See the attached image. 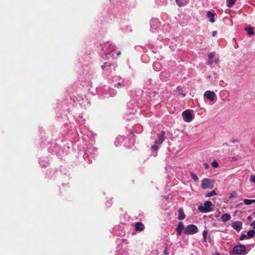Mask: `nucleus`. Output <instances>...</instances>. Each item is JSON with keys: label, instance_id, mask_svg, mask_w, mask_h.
I'll list each match as a JSON object with an SVG mask.
<instances>
[{"label": "nucleus", "instance_id": "39448f33", "mask_svg": "<svg viewBox=\"0 0 255 255\" xmlns=\"http://www.w3.org/2000/svg\"><path fill=\"white\" fill-rule=\"evenodd\" d=\"M214 187V181L210 179L204 178L201 181V187L203 189H212Z\"/></svg>", "mask_w": 255, "mask_h": 255}, {"label": "nucleus", "instance_id": "ddd939ff", "mask_svg": "<svg viewBox=\"0 0 255 255\" xmlns=\"http://www.w3.org/2000/svg\"><path fill=\"white\" fill-rule=\"evenodd\" d=\"M125 138L122 136H119L116 138L115 144L116 146L121 145V143L124 140Z\"/></svg>", "mask_w": 255, "mask_h": 255}, {"label": "nucleus", "instance_id": "f257e3e1", "mask_svg": "<svg viewBox=\"0 0 255 255\" xmlns=\"http://www.w3.org/2000/svg\"><path fill=\"white\" fill-rule=\"evenodd\" d=\"M246 251V247L245 245H238L233 248L232 255H245Z\"/></svg>", "mask_w": 255, "mask_h": 255}, {"label": "nucleus", "instance_id": "58836bf2", "mask_svg": "<svg viewBox=\"0 0 255 255\" xmlns=\"http://www.w3.org/2000/svg\"><path fill=\"white\" fill-rule=\"evenodd\" d=\"M214 255H220L219 253H216Z\"/></svg>", "mask_w": 255, "mask_h": 255}, {"label": "nucleus", "instance_id": "0eeeda50", "mask_svg": "<svg viewBox=\"0 0 255 255\" xmlns=\"http://www.w3.org/2000/svg\"><path fill=\"white\" fill-rule=\"evenodd\" d=\"M204 97L210 101H214L216 97V94L214 92L207 91L204 93Z\"/></svg>", "mask_w": 255, "mask_h": 255}, {"label": "nucleus", "instance_id": "ea45409f", "mask_svg": "<svg viewBox=\"0 0 255 255\" xmlns=\"http://www.w3.org/2000/svg\"><path fill=\"white\" fill-rule=\"evenodd\" d=\"M248 219H251V217H250V216H249V217H248Z\"/></svg>", "mask_w": 255, "mask_h": 255}, {"label": "nucleus", "instance_id": "7ed1b4c3", "mask_svg": "<svg viewBox=\"0 0 255 255\" xmlns=\"http://www.w3.org/2000/svg\"><path fill=\"white\" fill-rule=\"evenodd\" d=\"M212 206V202L207 201L204 203L203 206H199L198 209L201 213H208L211 211Z\"/></svg>", "mask_w": 255, "mask_h": 255}, {"label": "nucleus", "instance_id": "5701e85b", "mask_svg": "<svg viewBox=\"0 0 255 255\" xmlns=\"http://www.w3.org/2000/svg\"><path fill=\"white\" fill-rule=\"evenodd\" d=\"M237 195V192L236 191H233L232 192H231L229 194V198L232 199L235 197H236Z\"/></svg>", "mask_w": 255, "mask_h": 255}, {"label": "nucleus", "instance_id": "a878e982", "mask_svg": "<svg viewBox=\"0 0 255 255\" xmlns=\"http://www.w3.org/2000/svg\"><path fill=\"white\" fill-rule=\"evenodd\" d=\"M177 89L178 93L179 95H182L183 97H185V96H186L185 94L183 93L182 90L180 87H178Z\"/></svg>", "mask_w": 255, "mask_h": 255}, {"label": "nucleus", "instance_id": "393cba45", "mask_svg": "<svg viewBox=\"0 0 255 255\" xmlns=\"http://www.w3.org/2000/svg\"><path fill=\"white\" fill-rule=\"evenodd\" d=\"M246 30L248 32V33L250 35H254L255 33L254 32V30H253V28L252 27H249V28H247L246 29Z\"/></svg>", "mask_w": 255, "mask_h": 255}, {"label": "nucleus", "instance_id": "f8f14e48", "mask_svg": "<svg viewBox=\"0 0 255 255\" xmlns=\"http://www.w3.org/2000/svg\"><path fill=\"white\" fill-rule=\"evenodd\" d=\"M135 227L136 231L141 232L143 230L144 226L141 222H137L135 224Z\"/></svg>", "mask_w": 255, "mask_h": 255}, {"label": "nucleus", "instance_id": "2f4dec72", "mask_svg": "<svg viewBox=\"0 0 255 255\" xmlns=\"http://www.w3.org/2000/svg\"><path fill=\"white\" fill-rule=\"evenodd\" d=\"M245 238H247L248 239V236H247V235H245V234H244V235H242L241 236L240 238V239L241 240H244Z\"/></svg>", "mask_w": 255, "mask_h": 255}, {"label": "nucleus", "instance_id": "a211bd4d", "mask_svg": "<svg viewBox=\"0 0 255 255\" xmlns=\"http://www.w3.org/2000/svg\"><path fill=\"white\" fill-rule=\"evenodd\" d=\"M244 203L246 205H249L253 203L255 204V199H244L243 200Z\"/></svg>", "mask_w": 255, "mask_h": 255}, {"label": "nucleus", "instance_id": "2eb2a0df", "mask_svg": "<svg viewBox=\"0 0 255 255\" xmlns=\"http://www.w3.org/2000/svg\"><path fill=\"white\" fill-rule=\"evenodd\" d=\"M221 219L223 222H226L230 220L231 215L228 213L224 214L222 216Z\"/></svg>", "mask_w": 255, "mask_h": 255}, {"label": "nucleus", "instance_id": "4be33fe9", "mask_svg": "<svg viewBox=\"0 0 255 255\" xmlns=\"http://www.w3.org/2000/svg\"><path fill=\"white\" fill-rule=\"evenodd\" d=\"M115 46L113 45H110V50H106L105 52L106 54H110L112 50H115Z\"/></svg>", "mask_w": 255, "mask_h": 255}, {"label": "nucleus", "instance_id": "1a4fd4ad", "mask_svg": "<svg viewBox=\"0 0 255 255\" xmlns=\"http://www.w3.org/2000/svg\"><path fill=\"white\" fill-rule=\"evenodd\" d=\"M184 229H185L183 222H180L176 228L177 235L178 236H180L182 233L183 232Z\"/></svg>", "mask_w": 255, "mask_h": 255}, {"label": "nucleus", "instance_id": "473e14b6", "mask_svg": "<svg viewBox=\"0 0 255 255\" xmlns=\"http://www.w3.org/2000/svg\"><path fill=\"white\" fill-rule=\"evenodd\" d=\"M204 166L205 168H206V169H208L209 168V165L207 163H205L204 164Z\"/></svg>", "mask_w": 255, "mask_h": 255}, {"label": "nucleus", "instance_id": "423d86ee", "mask_svg": "<svg viewBox=\"0 0 255 255\" xmlns=\"http://www.w3.org/2000/svg\"><path fill=\"white\" fill-rule=\"evenodd\" d=\"M183 120L187 123L191 122L194 119V115L190 110H186L182 113Z\"/></svg>", "mask_w": 255, "mask_h": 255}, {"label": "nucleus", "instance_id": "412c9836", "mask_svg": "<svg viewBox=\"0 0 255 255\" xmlns=\"http://www.w3.org/2000/svg\"><path fill=\"white\" fill-rule=\"evenodd\" d=\"M237 0H227V5L229 7L232 6L236 2Z\"/></svg>", "mask_w": 255, "mask_h": 255}, {"label": "nucleus", "instance_id": "b1692460", "mask_svg": "<svg viewBox=\"0 0 255 255\" xmlns=\"http://www.w3.org/2000/svg\"><path fill=\"white\" fill-rule=\"evenodd\" d=\"M217 194L215 192V191L213 190L211 192H209L208 193H207L206 194V197H212L213 196H214V195H216Z\"/></svg>", "mask_w": 255, "mask_h": 255}, {"label": "nucleus", "instance_id": "7c9ffc66", "mask_svg": "<svg viewBox=\"0 0 255 255\" xmlns=\"http://www.w3.org/2000/svg\"><path fill=\"white\" fill-rule=\"evenodd\" d=\"M250 180L251 182L255 183V176L254 175H251L250 178Z\"/></svg>", "mask_w": 255, "mask_h": 255}, {"label": "nucleus", "instance_id": "c85d7f7f", "mask_svg": "<svg viewBox=\"0 0 255 255\" xmlns=\"http://www.w3.org/2000/svg\"><path fill=\"white\" fill-rule=\"evenodd\" d=\"M212 166L214 168H217L219 166V164L216 160H214L212 162Z\"/></svg>", "mask_w": 255, "mask_h": 255}, {"label": "nucleus", "instance_id": "6e6552de", "mask_svg": "<svg viewBox=\"0 0 255 255\" xmlns=\"http://www.w3.org/2000/svg\"><path fill=\"white\" fill-rule=\"evenodd\" d=\"M242 222L240 221H235L232 224V228L237 232H239L242 229Z\"/></svg>", "mask_w": 255, "mask_h": 255}, {"label": "nucleus", "instance_id": "f03ea898", "mask_svg": "<svg viewBox=\"0 0 255 255\" xmlns=\"http://www.w3.org/2000/svg\"><path fill=\"white\" fill-rule=\"evenodd\" d=\"M165 133L162 131L160 135L158 136V139L155 140L154 144L152 146L151 149L152 151H156L161 144L164 140Z\"/></svg>", "mask_w": 255, "mask_h": 255}, {"label": "nucleus", "instance_id": "6ab92c4d", "mask_svg": "<svg viewBox=\"0 0 255 255\" xmlns=\"http://www.w3.org/2000/svg\"><path fill=\"white\" fill-rule=\"evenodd\" d=\"M111 65L109 63L106 62L102 66V68L103 69V70L105 71V72H106L107 71H108L109 70H110V69H111Z\"/></svg>", "mask_w": 255, "mask_h": 255}, {"label": "nucleus", "instance_id": "e433bc0d", "mask_svg": "<svg viewBox=\"0 0 255 255\" xmlns=\"http://www.w3.org/2000/svg\"><path fill=\"white\" fill-rule=\"evenodd\" d=\"M121 52H120V51H118V52L117 53V55L118 56L120 55H121Z\"/></svg>", "mask_w": 255, "mask_h": 255}, {"label": "nucleus", "instance_id": "dca6fc26", "mask_svg": "<svg viewBox=\"0 0 255 255\" xmlns=\"http://www.w3.org/2000/svg\"><path fill=\"white\" fill-rule=\"evenodd\" d=\"M185 218V215L183 212V209H180L179 210L178 219L180 220H182L184 219Z\"/></svg>", "mask_w": 255, "mask_h": 255}, {"label": "nucleus", "instance_id": "c9c22d12", "mask_svg": "<svg viewBox=\"0 0 255 255\" xmlns=\"http://www.w3.org/2000/svg\"><path fill=\"white\" fill-rule=\"evenodd\" d=\"M217 34V31H213L212 32V35L213 36H215Z\"/></svg>", "mask_w": 255, "mask_h": 255}, {"label": "nucleus", "instance_id": "9b49d317", "mask_svg": "<svg viewBox=\"0 0 255 255\" xmlns=\"http://www.w3.org/2000/svg\"><path fill=\"white\" fill-rule=\"evenodd\" d=\"M159 24V20L157 19H152L150 21V27L151 30L154 32V29H156L155 27Z\"/></svg>", "mask_w": 255, "mask_h": 255}, {"label": "nucleus", "instance_id": "a19ab883", "mask_svg": "<svg viewBox=\"0 0 255 255\" xmlns=\"http://www.w3.org/2000/svg\"><path fill=\"white\" fill-rule=\"evenodd\" d=\"M254 214H255V213Z\"/></svg>", "mask_w": 255, "mask_h": 255}, {"label": "nucleus", "instance_id": "9d476101", "mask_svg": "<svg viewBox=\"0 0 255 255\" xmlns=\"http://www.w3.org/2000/svg\"><path fill=\"white\" fill-rule=\"evenodd\" d=\"M215 53L214 52H211L208 55V63L210 64H212L213 63H217L218 62V60L217 59H215L214 60L213 59L215 56Z\"/></svg>", "mask_w": 255, "mask_h": 255}, {"label": "nucleus", "instance_id": "f3484780", "mask_svg": "<svg viewBox=\"0 0 255 255\" xmlns=\"http://www.w3.org/2000/svg\"><path fill=\"white\" fill-rule=\"evenodd\" d=\"M176 2L179 6H182L187 3L188 0H176Z\"/></svg>", "mask_w": 255, "mask_h": 255}, {"label": "nucleus", "instance_id": "4c0bfd02", "mask_svg": "<svg viewBox=\"0 0 255 255\" xmlns=\"http://www.w3.org/2000/svg\"><path fill=\"white\" fill-rule=\"evenodd\" d=\"M242 204V203L236 205V207H240Z\"/></svg>", "mask_w": 255, "mask_h": 255}, {"label": "nucleus", "instance_id": "aec40b11", "mask_svg": "<svg viewBox=\"0 0 255 255\" xmlns=\"http://www.w3.org/2000/svg\"><path fill=\"white\" fill-rule=\"evenodd\" d=\"M248 239L255 237V231L251 230L247 232Z\"/></svg>", "mask_w": 255, "mask_h": 255}, {"label": "nucleus", "instance_id": "bb28decb", "mask_svg": "<svg viewBox=\"0 0 255 255\" xmlns=\"http://www.w3.org/2000/svg\"><path fill=\"white\" fill-rule=\"evenodd\" d=\"M207 234H208V232L207 230H204L203 232V240L205 242L206 241Z\"/></svg>", "mask_w": 255, "mask_h": 255}, {"label": "nucleus", "instance_id": "cd10ccee", "mask_svg": "<svg viewBox=\"0 0 255 255\" xmlns=\"http://www.w3.org/2000/svg\"><path fill=\"white\" fill-rule=\"evenodd\" d=\"M191 176L192 177V178L195 181H198V180H199V178L198 177V176L195 174V173H191Z\"/></svg>", "mask_w": 255, "mask_h": 255}, {"label": "nucleus", "instance_id": "f704fd0d", "mask_svg": "<svg viewBox=\"0 0 255 255\" xmlns=\"http://www.w3.org/2000/svg\"><path fill=\"white\" fill-rule=\"evenodd\" d=\"M251 226H252L253 228L255 229V221L252 222L251 224Z\"/></svg>", "mask_w": 255, "mask_h": 255}, {"label": "nucleus", "instance_id": "c756f323", "mask_svg": "<svg viewBox=\"0 0 255 255\" xmlns=\"http://www.w3.org/2000/svg\"><path fill=\"white\" fill-rule=\"evenodd\" d=\"M109 91H110V93H109L110 96H114V95H116V92L114 89H110L109 90Z\"/></svg>", "mask_w": 255, "mask_h": 255}, {"label": "nucleus", "instance_id": "72a5a7b5", "mask_svg": "<svg viewBox=\"0 0 255 255\" xmlns=\"http://www.w3.org/2000/svg\"><path fill=\"white\" fill-rule=\"evenodd\" d=\"M121 86L122 84L120 82H118L117 84H115V87L119 88Z\"/></svg>", "mask_w": 255, "mask_h": 255}, {"label": "nucleus", "instance_id": "4468645a", "mask_svg": "<svg viewBox=\"0 0 255 255\" xmlns=\"http://www.w3.org/2000/svg\"><path fill=\"white\" fill-rule=\"evenodd\" d=\"M207 14L208 17L210 19V22L211 23H214L215 22V19H214L215 13H213L210 11H208L207 12Z\"/></svg>", "mask_w": 255, "mask_h": 255}, {"label": "nucleus", "instance_id": "20e7f679", "mask_svg": "<svg viewBox=\"0 0 255 255\" xmlns=\"http://www.w3.org/2000/svg\"><path fill=\"white\" fill-rule=\"evenodd\" d=\"M198 232V227L193 224L187 226L184 229V233L186 235H193Z\"/></svg>", "mask_w": 255, "mask_h": 255}]
</instances>
